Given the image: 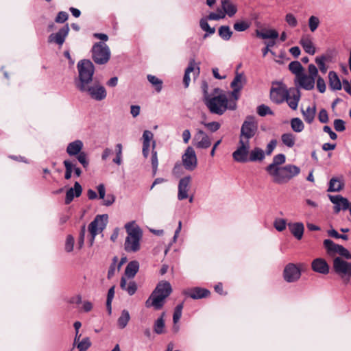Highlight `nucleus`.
<instances>
[{
    "label": "nucleus",
    "instance_id": "nucleus-1",
    "mask_svg": "<svg viewBox=\"0 0 351 351\" xmlns=\"http://www.w3.org/2000/svg\"><path fill=\"white\" fill-rule=\"evenodd\" d=\"M78 76L74 80L75 88L86 93L95 101H101L107 96L106 88L98 82H93L95 66L90 60L84 59L77 64Z\"/></svg>",
    "mask_w": 351,
    "mask_h": 351
},
{
    "label": "nucleus",
    "instance_id": "nucleus-2",
    "mask_svg": "<svg viewBox=\"0 0 351 351\" xmlns=\"http://www.w3.org/2000/svg\"><path fill=\"white\" fill-rule=\"evenodd\" d=\"M270 89V99L276 104H280L287 101L288 106L292 110H296L301 98V93L298 87L287 86L282 82H276Z\"/></svg>",
    "mask_w": 351,
    "mask_h": 351
},
{
    "label": "nucleus",
    "instance_id": "nucleus-3",
    "mask_svg": "<svg viewBox=\"0 0 351 351\" xmlns=\"http://www.w3.org/2000/svg\"><path fill=\"white\" fill-rule=\"evenodd\" d=\"M172 289L167 281L159 282L149 298L145 302V306H153L155 310H160L165 304V300L171 294Z\"/></svg>",
    "mask_w": 351,
    "mask_h": 351
},
{
    "label": "nucleus",
    "instance_id": "nucleus-4",
    "mask_svg": "<svg viewBox=\"0 0 351 351\" xmlns=\"http://www.w3.org/2000/svg\"><path fill=\"white\" fill-rule=\"evenodd\" d=\"M128 237L124 243V250L127 252H136L140 250V241L143 237L141 228L134 224V222L125 225Z\"/></svg>",
    "mask_w": 351,
    "mask_h": 351
},
{
    "label": "nucleus",
    "instance_id": "nucleus-5",
    "mask_svg": "<svg viewBox=\"0 0 351 351\" xmlns=\"http://www.w3.org/2000/svg\"><path fill=\"white\" fill-rule=\"evenodd\" d=\"M204 103L209 110L211 114L222 115L228 108L234 110L236 104L228 106V99L227 96L223 93L210 97L206 99H204Z\"/></svg>",
    "mask_w": 351,
    "mask_h": 351
},
{
    "label": "nucleus",
    "instance_id": "nucleus-6",
    "mask_svg": "<svg viewBox=\"0 0 351 351\" xmlns=\"http://www.w3.org/2000/svg\"><path fill=\"white\" fill-rule=\"evenodd\" d=\"M300 173V169L294 165H287L276 168L268 173L273 177V181L277 184H284L289 182L293 178Z\"/></svg>",
    "mask_w": 351,
    "mask_h": 351
},
{
    "label": "nucleus",
    "instance_id": "nucleus-7",
    "mask_svg": "<svg viewBox=\"0 0 351 351\" xmlns=\"http://www.w3.org/2000/svg\"><path fill=\"white\" fill-rule=\"evenodd\" d=\"M154 134L149 130H145L143 134V149L142 153L145 158H147L149 156V147L152 142V173L153 176H155L158 171V160L157 156V152L155 150L156 147V141L153 140Z\"/></svg>",
    "mask_w": 351,
    "mask_h": 351
},
{
    "label": "nucleus",
    "instance_id": "nucleus-8",
    "mask_svg": "<svg viewBox=\"0 0 351 351\" xmlns=\"http://www.w3.org/2000/svg\"><path fill=\"white\" fill-rule=\"evenodd\" d=\"M221 3L222 10L217 8V13L210 12L208 16L209 20L219 21L223 19L226 14L229 17H232L237 13V7L231 0H221Z\"/></svg>",
    "mask_w": 351,
    "mask_h": 351
},
{
    "label": "nucleus",
    "instance_id": "nucleus-9",
    "mask_svg": "<svg viewBox=\"0 0 351 351\" xmlns=\"http://www.w3.org/2000/svg\"><path fill=\"white\" fill-rule=\"evenodd\" d=\"M258 131V123L254 116H247L243 121L239 135V140L249 141Z\"/></svg>",
    "mask_w": 351,
    "mask_h": 351
},
{
    "label": "nucleus",
    "instance_id": "nucleus-10",
    "mask_svg": "<svg viewBox=\"0 0 351 351\" xmlns=\"http://www.w3.org/2000/svg\"><path fill=\"white\" fill-rule=\"evenodd\" d=\"M92 58L98 64H104L110 58V51L108 45L103 42L96 43L92 48Z\"/></svg>",
    "mask_w": 351,
    "mask_h": 351
},
{
    "label": "nucleus",
    "instance_id": "nucleus-11",
    "mask_svg": "<svg viewBox=\"0 0 351 351\" xmlns=\"http://www.w3.org/2000/svg\"><path fill=\"white\" fill-rule=\"evenodd\" d=\"M108 219L107 214L97 215L88 225V230L90 234V245H93L95 237L101 232L106 227Z\"/></svg>",
    "mask_w": 351,
    "mask_h": 351
},
{
    "label": "nucleus",
    "instance_id": "nucleus-12",
    "mask_svg": "<svg viewBox=\"0 0 351 351\" xmlns=\"http://www.w3.org/2000/svg\"><path fill=\"white\" fill-rule=\"evenodd\" d=\"M332 269L343 282H349L351 278V263L344 261L341 257L333 260Z\"/></svg>",
    "mask_w": 351,
    "mask_h": 351
},
{
    "label": "nucleus",
    "instance_id": "nucleus-13",
    "mask_svg": "<svg viewBox=\"0 0 351 351\" xmlns=\"http://www.w3.org/2000/svg\"><path fill=\"white\" fill-rule=\"evenodd\" d=\"M182 162L184 169L192 171L197 166V158L194 149L189 146L182 156Z\"/></svg>",
    "mask_w": 351,
    "mask_h": 351
},
{
    "label": "nucleus",
    "instance_id": "nucleus-14",
    "mask_svg": "<svg viewBox=\"0 0 351 351\" xmlns=\"http://www.w3.org/2000/svg\"><path fill=\"white\" fill-rule=\"evenodd\" d=\"M250 147V141L239 140L238 147L232 153L234 160L242 163L248 162Z\"/></svg>",
    "mask_w": 351,
    "mask_h": 351
},
{
    "label": "nucleus",
    "instance_id": "nucleus-15",
    "mask_svg": "<svg viewBox=\"0 0 351 351\" xmlns=\"http://www.w3.org/2000/svg\"><path fill=\"white\" fill-rule=\"evenodd\" d=\"M324 246L330 255L338 254L348 260L351 259V254L346 248L341 245L336 244L330 239H325Z\"/></svg>",
    "mask_w": 351,
    "mask_h": 351
},
{
    "label": "nucleus",
    "instance_id": "nucleus-16",
    "mask_svg": "<svg viewBox=\"0 0 351 351\" xmlns=\"http://www.w3.org/2000/svg\"><path fill=\"white\" fill-rule=\"evenodd\" d=\"M301 276V271L293 263L287 264L283 271V277L287 282H296Z\"/></svg>",
    "mask_w": 351,
    "mask_h": 351
},
{
    "label": "nucleus",
    "instance_id": "nucleus-17",
    "mask_svg": "<svg viewBox=\"0 0 351 351\" xmlns=\"http://www.w3.org/2000/svg\"><path fill=\"white\" fill-rule=\"evenodd\" d=\"M182 293L194 300L207 298L210 293L209 290L199 287L184 289Z\"/></svg>",
    "mask_w": 351,
    "mask_h": 351
},
{
    "label": "nucleus",
    "instance_id": "nucleus-18",
    "mask_svg": "<svg viewBox=\"0 0 351 351\" xmlns=\"http://www.w3.org/2000/svg\"><path fill=\"white\" fill-rule=\"evenodd\" d=\"M191 182V177L190 176H184L179 180L178 192V199L179 200L181 201L188 198V191Z\"/></svg>",
    "mask_w": 351,
    "mask_h": 351
},
{
    "label": "nucleus",
    "instance_id": "nucleus-19",
    "mask_svg": "<svg viewBox=\"0 0 351 351\" xmlns=\"http://www.w3.org/2000/svg\"><path fill=\"white\" fill-rule=\"evenodd\" d=\"M69 25L66 24L61 29H59L56 34H51L48 38L49 43H55L60 46H62L65 41V39L69 34Z\"/></svg>",
    "mask_w": 351,
    "mask_h": 351
},
{
    "label": "nucleus",
    "instance_id": "nucleus-20",
    "mask_svg": "<svg viewBox=\"0 0 351 351\" xmlns=\"http://www.w3.org/2000/svg\"><path fill=\"white\" fill-rule=\"evenodd\" d=\"M193 141H197L194 145L199 149H207L211 145L208 135L203 130H199L194 136Z\"/></svg>",
    "mask_w": 351,
    "mask_h": 351
},
{
    "label": "nucleus",
    "instance_id": "nucleus-21",
    "mask_svg": "<svg viewBox=\"0 0 351 351\" xmlns=\"http://www.w3.org/2000/svg\"><path fill=\"white\" fill-rule=\"evenodd\" d=\"M312 269L321 274H328L329 273V265L327 262L322 258H317L313 261L311 263Z\"/></svg>",
    "mask_w": 351,
    "mask_h": 351
},
{
    "label": "nucleus",
    "instance_id": "nucleus-22",
    "mask_svg": "<svg viewBox=\"0 0 351 351\" xmlns=\"http://www.w3.org/2000/svg\"><path fill=\"white\" fill-rule=\"evenodd\" d=\"M82 193V187L78 182H75L73 187L67 190L65 197V204H69L75 197H78Z\"/></svg>",
    "mask_w": 351,
    "mask_h": 351
},
{
    "label": "nucleus",
    "instance_id": "nucleus-23",
    "mask_svg": "<svg viewBox=\"0 0 351 351\" xmlns=\"http://www.w3.org/2000/svg\"><path fill=\"white\" fill-rule=\"evenodd\" d=\"M298 85L306 90H311L314 88L315 80L313 77H308L306 74H302L296 78Z\"/></svg>",
    "mask_w": 351,
    "mask_h": 351
},
{
    "label": "nucleus",
    "instance_id": "nucleus-24",
    "mask_svg": "<svg viewBox=\"0 0 351 351\" xmlns=\"http://www.w3.org/2000/svg\"><path fill=\"white\" fill-rule=\"evenodd\" d=\"M289 229L291 233L298 239L302 238L304 226L302 222L289 223H288Z\"/></svg>",
    "mask_w": 351,
    "mask_h": 351
},
{
    "label": "nucleus",
    "instance_id": "nucleus-25",
    "mask_svg": "<svg viewBox=\"0 0 351 351\" xmlns=\"http://www.w3.org/2000/svg\"><path fill=\"white\" fill-rule=\"evenodd\" d=\"M286 161V156L284 154H278L273 158L272 162L266 167L267 173L274 171L276 168L281 167L280 165L284 164Z\"/></svg>",
    "mask_w": 351,
    "mask_h": 351
},
{
    "label": "nucleus",
    "instance_id": "nucleus-26",
    "mask_svg": "<svg viewBox=\"0 0 351 351\" xmlns=\"http://www.w3.org/2000/svg\"><path fill=\"white\" fill-rule=\"evenodd\" d=\"M83 148V143L80 140H76L69 143L66 147V153L70 156H76Z\"/></svg>",
    "mask_w": 351,
    "mask_h": 351
},
{
    "label": "nucleus",
    "instance_id": "nucleus-27",
    "mask_svg": "<svg viewBox=\"0 0 351 351\" xmlns=\"http://www.w3.org/2000/svg\"><path fill=\"white\" fill-rule=\"evenodd\" d=\"M300 44L306 53L310 55H314L315 53V47L310 38L305 36L302 37L300 40Z\"/></svg>",
    "mask_w": 351,
    "mask_h": 351
},
{
    "label": "nucleus",
    "instance_id": "nucleus-28",
    "mask_svg": "<svg viewBox=\"0 0 351 351\" xmlns=\"http://www.w3.org/2000/svg\"><path fill=\"white\" fill-rule=\"evenodd\" d=\"M265 157L264 151L260 147H255L251 152H249L248 161L256 162L262 161Z\"/></svg>",
    "mask_w": 351,
    "mask_h": 351
},
{
    "label": "nucleus",
    "instance_id": "nucleus-29",
    "mask_svg": "<svg viewBox=\"0 0 351 351\" xmlns=\"http://www.w3.org/2000/svg\"><path fill=\"white\" fill-rule=\"evenodd\" d=\"M328 79L329 86L332 90H339L341 89V84L336 72L332 71H330L328 73Z\"/></svg>",
    "mask_w": 351,
    "mask_h": 351
},
{
    "label": "nucleus",
    "instance_id": "nucleus-30",
    "mask_svg": "<svg viewBox=\"0 0 351 351\" xmlns=\"http://www.w3.org/2000/svg\"><path fill=\"white\" fill-rule=\"evenodd\" d=\"M256 36L262 39H276L279 34L276 29H265V32L257 29L256 30Z\"/></svg>",
    "mask_w": 351,
    "mask_h": 351
},
{
    "label": "nucleus",
    "instance_id": "nucleus-31",
    "mask_svg": "<svg viewBox=\"0 0 351 351\" xmlns=\"http://www.w3.org/2000/svg\"><path fill=\"white\" fill-rule=\"evenodd\" d=\"M165 313L163 312L161 315L154 322V331L155 333L158 335H161L165 333Z\"/></svg>",
    "mask_w": 351,
    "mask_h": 351
},
{
    "label": "nucleus",
    "instance_id": "nucleus-32",
    "mask_svg": "<svg viewBox=\"0 0 351 351\" xmlns=\"http://www.w3.org/2000/svg\"><path fill=\"white\" fill-rule=\"evenodd\" d=\"M139 269V263L136 261H130L125 267V274L128 278H134Z\"/></svg>",
    "mask_w": 351,
    "mask_h": 351
},
{
    "label": "nucleus",
    "instance_id": "nucleus-33",
    "mask_svg": "<svg viewBox=\"0 0 351 351\" xmlns=\"http://www.w3.org/2000/svg\"><path fill=\"white\" fill-rule=\"evenodd\" d=\"M195 60L191 59L188 66L185 69L184 75V77H183V83H184L185 88H187L189 85V83L191 81L189 75L191 72L195 71Z\"/></svg>",
    "mask_w": 351,
    "mask_h": 351
},
{
    "label": "nucleus",
    "instance_id": "nucleus-34",
    "mask_svg": "<svg viewBox=\"0 0 351 351\" xmlns=\"http://www.w3.org/2000/svg\"><path fill=\"white\" fill-rule=\"evenodd\" d=\"M289 69L292 73L295 75L296 78L304 74V68L298 61L291 62L289 64Z\"/></svg>",
    "mask_w": 351,
    "mask_h": 351
},
{
    "label": "nucleus",
    "instance_id": "nucleus-35",
    "mask_svg": "<svg viewBox=\"0 0 351 351\" xmlns=\"http://www.w3.org/2000/svg\"><path fill=\"white\" fill-rule=\"evenodd\" d=\"M316 108L315 106H314L313 108L308 106L306 110H302V115L304 117V121L308 123H311L314 119L315 115Z\"/></svg>",
    "mask_w": 351,
    "mask_h": 351
},
{
    "label": "nucleus",
    "instance_id": "nucleus-36",
    "mask_svg": "<svg viewBox=\"0 0 351 351\" xmlns=\"http://www.w3.org/2000/svg\"><path fill=\"white\" fill-rule=\"evenodd\" d=\"M245 82V78L243 73H237L233 80L230 84L232 88L241 87V90L243 88V85Z\"/></svg>",
    "mask_w": 351,
    "mask_h": 351
},
{
    "label": "nucleus",
    "instance_id": "nucleus-37",
    "mask_svg": "<svg viewBox=\"0 0 351 351\" xmlns=\"http://www.w3.org/2000/svg\"><path fill=\"white\" fill-rule=\"evenodd\" d=\"M343 187V184L337 178H332L329 182L328 191L337 192L341 191Z\"/></svg>",
    "mask_w": 351,
    "mask_h": 351
},
{
    "label": "nucleus",
    "instance_id": "nucleus-38",
    "mask_svg": "<svg viewBox=\"0 0 351 351\" xmlns=\"http://www.w3.org/2000/svg\"><path fill=\"white\" fill-rule=\"evenodd\" d=\"M130 316L128 311L123 310L121 316L119 317L117 322L120 328L123 329L126 327L130 321Z\"/></svg>",
    "mask_w": 351,
    "mask_h": 351
},
{
    "label": "nucleus",
    "instance_id": "nucleus-39",
    "mask_svg": "<svg viewBox=\"0 0 351 351\" xmlns=\"http://www.w3.org/2000/svg\"><path fill=\"white\" fill-rule=\"evenodd\" d=\"M251 22L249 21H237L234 23L233 28L237 32H244L250 28Z\"/></svg>",
    "mask_w": 351,
    "mask_h": 351
},
{
    "label": "nucleus",
    "instance_id": "nucleus-40",
    "mask_svg": "<svg viewBox=\"0 0 351 351\" xmlns=\"http://www.w3.org/2000/svg\"><path fill=\"white\" fill-rule=\"evenodd\" d=\"M219 35L224 40H228L230 39L232 32L228 25H222L219 28Z\"/></svg>",
    "mask_w": 351,
    "mask_h": 351
},
{
    "label": "nucleus",
    "instance_id": "nucleus-41",
    "mask_svg": "<svg viewBox=\"0 0 351 351\" xmlns=\"http://www.w3.org/2000/svg\"><path fill=\"white\" fill-rule=\"evenodd\" d=\"M281 140L283 144L288 147H292L295 145V136L291 133H285L281 136Z\"/></svg>",
    "mask_w": 351,
    "mask_h": 351
},
{
    "label": "nucleus",
    "instance_id": "nucleus-42",
    "mask_svg": "<svg viewBox=\"0 0 351 351\" xmlns=\"http://www.w3.org/2000/svg\"><path fill=\"white\" fill-rule=\"evenodd\" d=\"M291 127L295 132H300L304 130V125L300 118H293L291 120Z\"/></svg>",
    "mask_w": 351,
    "mask_h": 351
},
{
    "label": "nucleus",
    "instance_id": "nucleus-43",
    "mask_svg": "<svg viewBox=\"0 0 351 351\" xmlns=\"http://www.w3.org/2000/svg\"><path fill=\"white\" fill-rule=\"evenodd\" d=\"M147 80L155 86V89L158 93L161 91L162 88V81L161 80L152 75H148Z\"/></svg>",
    "mask_w": 351,
    "mask_h": 351
},
{
    "label": "nucleus",
    "instance_id": "nucleus-44",
    "mask_svg": "<svg viewBox=\"0 0 351 351\" xmlns=\"http://www.w3.org/2000/svg\"><path fill=\"white\" fill-rule=\"evenodd\" d=\"M65 167L64 178L66 180L71 179L73 173V162L70 160H65L63 162Z\"/></svg>",
    "mask_w": 351,
    "mask_h": 351
},
{
    "label": "nucleus",
    "instance_id": "nucleus-45",
    "mask_svg": "<svg viewBox=\"0 0 351 351\" xmlns=\"http://www.w3.org/2000/svg\"><path fill=\"white\" fill-rule=\"evenodd\" d=\"M76 156L78 162L85 169H87L89 166V160L88 159L87 154L84 152H81Z\"/></svg>",
    "mask_w": 351,
    "mask_h": 351
},
{
    "label": "nucleus",
    "instance_id": "nucleus-46",
    "mask_svg": "<svg viewBox=\"0 0 351 351\" xmlns=\"http://www.w3.org/2000/svg\"><path fill=\"white\" fill-rule=\"evenodd\" d=\"M257 113L261 117H265L267 114H274V112L270 108L265 104H261L257 107Z\"/></svg>",
    "mask_w": 351,
    "mask_h": 351
},
{
    "label": "nucleus",
    "instance_id": "nucleus-47",
    "mask_svg": "<svg viewBox=\"0 0 351 351\" xmlns=\"http://www.w3.org/2000/svg\"><path fill=\"white\" fill-rule=\"evenodd\" d=\"M320 23L319 19L317 16H311L308 19V27L311 32H314Z\"/></svg>",
    "mask_w": 351,
    "mask_h": 351
},
{
    "label": "nucleus",
    "instance_id": "nucleus-48",
    "mask_svg": "<svg viewBox=\"0 0 351 351\" xmlns=\"http://www.w3.org/2000/svg\"><path fill=\"white\" fill-rule=\"evenodd\" d=\"M287 226V221L285 219L277 218L274 221V228L279 232L285 230Z\"/></svg>",
    "mask_w": 351,
    "mask_h": 351
},
{
    "label": "nucleus",
    "instance_id": "nucleus-49",
    "mask_svg": "<svg viewBox=\"0 0 351 351\" xmlns=\"http://www.w3.org/2000/svg\"><path fill=\"white\" fill-rule=\"evenodd\" d=\"M113 162L118 165L122 162V145L121 143L116 145V157L113 159Z\"/></svg>",
    "mask_w": 351,
    "mask_h": 351
},
{
    "label": "nucleus",
    "instance_id": "nucleus-50",
    "mask_svg": "<svg viewBox=\"0 0 351 351\" xmlns=\"http://www.w3.org/2000/svg\"><path fill=\"white\" fill-rule=\"evenodd\" d=\"M326 58L324 56H317L315 58V62L317 64L320 71L325 73L327 71V67L325 64Z\"/></svg>",
    "mask_w": 351,
    "mask_h": 351
},
{
    "label": "nucleus",
    "instance_id": "nucleus-51",
    "mask_svg": "<svg viewBox=\"0 0 351 351\" xmlns=\"http://www.w3.org/2000/svg\"><path fill=\"white\" fill-rule=\"evenodd\" d=\"M74 247V238L72 235L69 234L66 237L65 241L64 249L66 252H71L73 251Z\"/></svg>",
    "mask_w": 351,
    "mask_h": 351
},
{
    "label": "nucleus",
    "instance_id": "nucleus-52",
    "mask_svg": "<svg viewBox=\"0 0 351 351\" xmlns=\"http://www.w3.org/2000/svg\"><path fill=\"white\" fill-rule=\"evenodd\" d=\"M91 346L90 341L88 337L84 338L77 345L79 351H86Z\"/></svg>",
    "mask_w": 351,
    "mask_h": 351
},
{
    "label": "nucleus",
    "instance_id": "nucleus-53",
    "mask_svg": "<svg viewBox=\"0 0 351 351\" xmlns=\"http://www.w3.org/2000/svg\"><path fill=\"white\" fill-rule=\"evenodd\" d=\"M202 124H204V125L211 132L217 131L221 127V124L217 121H212L208 123L202 122Z\"/></svg>",
    "mask_w": 351,
    "mask_h": 351
},
{
    "label": "nucleus",
    "instance_id": "nucleus-54",
    "mask_svg": "<svg viewBox=\"0 0 351 351\" xmlns=\"http://www.w3.org/2000/svg\"><path fill=\"white\" fill-rule=\"evenodd\" d=\"M117 261H118L117 256H114L112 258V262L110 264V267L108 271V279H110L114 276L115 270H116V264H117Z\"/></svg>",
    "mask_w": 351,
    "mask_h": 351
},
{
    "label": "nucleus",
    "instance_id": "nucleus-55",
    "mask_svg": "<svg viewBox=\"0 0 351 351\" xmlns=\"http://www.w3.org/2000/svg\"><path fill=\"white\" fill-rule=\"evenodd\" d=\"M285 21L291 27H295L298 25V21L295 16L291 13H288L286 14Z\"/></svg>",
    "mask_w": 351,
    "mask_h": 351
},
{
    "label": "nucleus",
    "instance_id": "nucleus-56",
    "mask_svg": "<svg viewBox=\"0 0 351 351\" xmlns=\"http://www.w3.org/2000/svg\"><path fill=\"white\" fill-rule=\"evenodd\" d=\"M85 234H86V226L83 225L81 227V230H80L79 238H78V241H77L78 247L80 249H81L84 245Z\"/></svg>",
    "mask_w": 351,
    "mask_h": 351
},
{
    "label": "nucleus",
    "instance_id": "nucleus-57",
    "mask_svg": "<svg viewBox=\"0 0 351 351\" xmlns=\"http://www.w3.org/2000/svg\"><path fill=\"white\" fill-rule=\"evenodd\" d=\"M334 128L337 132H343L346 130L345 121L342 119H335L334 121Z\"/></svg>",
    "mask_w": 351,
    "mask_h": 351
},
{
    "label": "nucleus",
    "instance_id": "nucleus-58",
    "mask_svg": "<svg viewBox=\"0 0 351 351\" xmlns=\"http://www.w3.org/2000/svg\"><path fill=\"white\" fill-rule=\"evenodd\" d=\"M69 17V14L67 12L64 11H60L58 13L55 21L58 23H64Z\"/></svg>",
    "mask_w": 351,
    "mask_h": 351
},
{
    "label": "nucleus",
    "instance_id": "nucleus-59",
    "mask_svg": "<svg viewBox=\"0 0 351 351\" xmlns=\"http://www.w3.org/2000/svg\"><path fill=\"white\" fill-rule=\"evenodd\" d=\"M317 88L321 93H324L326 91V83L322 77H318L317 79Z\"/></svg>",
    "mask_w": 351,
    "mask_h": 351
},
{
    "label": "nucleus",
    "instance_id": "nucleus-60",
    "mask_svg": "<svg viewBox=\"0 0 351 351\" xmlns=\"http://www.w3.org/2000/svg\"><path fill=\"white\" fill-rule=\"evenodd\" d=\"M318 119L322 123H326L328 121V114L325 109H322L319 111Z\"/></svg>",
    "mask_w": 351,
    "mask_h": 351
},
{
    "label": "nucleus",
    "instance_id": "nucleus-61",
    "mask_svg": "<svg viewBox=\"0 0 351 351\" xmlns=\"http://www.w3.org/2000/svg\"><path fill=\"white\" fill-rule=\"evenodd\" d=\"M137 290V285L134 281H131L129 282L125 291L130 295H133Z\"/></svg>",
    "mask_w": 351,
    "mask_h": 351
},
{
    "label": "nucleus",
    "instance_id": "nucleus-62",
    "mask_svg": "<svg viewBox=\"0 0 351 351\" xmlns=\"http://www.w3.org/2000/svg\"><path fill=\"white\" fill-rule=\"evenodd\" d=\"M277 145V140L276 139H272L270 141V142L267 144L266 147V154L270 155L273 151L274 150L275 147Z\"/></svg>",
    "mask_w": 351,
    "mask_h": 351
},
{
    "label": "nucleus",
    "instance_id": "nucleus-63",
    "mask_svg": "<svg viewBox=\"0 0 351 351\" xmlns=\"http://www.w3.org/2000/svg\"><path fill=\"white\" fill-rule=\"evenodd\" d=\"M308 70L309 73V75L308 76L313 77V78H314V80H315V77L318 75V70L317 67L314 64H311L308 65Z\"/></svg>",
    "mask_w": 351,
    "mask_h": 351
},
{
    "label": "nucleus",
    "instance_id": "nucleus-64",
    "mask_svg": "<svg viewBox=\"0 0 351 351\" xmlns=\"http://www.w3.org/2000/svg\"><path fill=\"white\" fill-rule=\"evenodd\" d=\"M339 204L343 210H346L351 207V203L349 202L347 198L343 197H341Z\"/></svg>",
    "mask_w": 351,
    "mask_h": 351
}]
</instances>
